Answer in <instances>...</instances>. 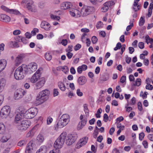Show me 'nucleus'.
I'll list each match as a JSON object with an SVG mask.
<instances>
[{"instance_id":"f257e3e1","label":"nucleus","mask_w":153,"mask_h":153,"mask_svg":"<svg viewBox=\"0 0 153 153\" xmlns=\"http://www.w3.org/2000/svg\"><path fill=\"white\" fill-rule=\"evenodd\" d=\"M70 117L67 114H63L59 119L56 126H54L55 130H57L59 128H61L65 126L69 121Z\"/></svg>"},{"instance_id":"f03ea898","label":"nucleus","mask_w":153,"mask_h":153,"mask_svg":"<svg viewBox=\"0 0 153 153\" xmlns=\"http://www.w3.org/2000/svg\"><path fill=\"white\" fill-rule=\"evenodd\" d=\"M67 133L65 132H63L61 134L54 143L53 146L55 149L59 150L62 148Z\"/></svg>"},{"instance_id":"7ed1b4c3","label":"nucleus","mask_w":153,"mask_h":153,"mask_svg":"<svg viewBox=\"0 0 153 153\" xmlns=\"http://www.w3.org/2000/svg\"><path fill=\"white\" fill-rule=\"evenodd\" d=\"M27 69L26 66L24 65L17 68L15 71L14 76L16 80H20L24 78L25 71Z\"/></svg>"},{"instance_id":"20e7f679","label":"nucleus","mask_w":153,"mask_h":153,"mask_svg":"<svg viewBox=\"0 0 153 153\" xmlns=\"http://www.w3.org/2000/svg\"><path fill=\"white\" fill-rule=\"evenodd\" d=\"M50 94V91L48 89H45L40 92L36 97V100L39 101L40 103H43L46 100L48 96Z\"/></svg>"},{"instance_id":"39448f33","label":"nucleus","mask_w":153,"mask_h":153,"mask_svg":"<svg viewBox=\"0 0 153 153\" xmlns=\"http://www.w3.org/2000/svg\"><path fill=\"white\" fill-rule=\"evenodd\" d=\"M18 129L22 131H25L27 129L30 125V121L28 120H23L17 124Z\"/></svg>"},{"instance_id":"423d86ee","label":"nucleus","mask_w":153,"mask_h":153,"mask_svg":"<svg viewBox=\"0 0 153 153\" xmlns=\"http://www.w3.org/2000/svg\"><path fill=\"white\" fill-rule=\"evenodd\" d=\"M10 112V108L9 106H5L1 109L0 116L3 119L6 118L9 115Z\"/></svg>"},{"instance_id":"0eeeda50","label":"nucleus","mask_w":153,"mask_h":153,"mask_svg":"<svg viewBox=\"0 0 153 153\" xmlns=\"http://www.w3.org/2000/svg\"><path fill=\"white\" fill-rule=\"evenodd\" d=\"M33 1L32 0H28L27 2L26 8L29 11L36 13L37 12L36 7L34 4Z\"/></svg>"},{"instance_id":"6e6552de","label":"nucleus","mask_w":153,"mask_h":153,"mask_svg":"<svg viewBox=\"0 0 153 153\" xmlns=\"http://www.w3.org/2000/svg\"><path fill=\"white\" fill-rule=\"evenodd\" d=\"M77 139V136L74 134H69L66 140V143L67 145H71L74 143Z\"/></svg>"},{"instance_id":"1a4fd4ad","label":"nucleus","mask_w":153,"mask_h":153,"mask_svg":"<svg viewBox=\"0 0 153 153\" xmlns=\"http://www.w3.org/2000/svg\"><path fill=\"white\" fill-rule=\"evenodd\" d=\"M1 8L4 11L10 14H15L18 15L21 14L18 10L13 9H10L3 5L1 6Z\"/></svg>"},{"instance_id":"9d476101","label":"nucleus","mask_w":153,"mask_h":153,"mask_svg":"<svg viewBox=\"0 0 153 153\" xmlns=\"http://www.w3.org/2000/svg\"><path fill=\"white\" fill-rule=\"evenodd\" d=\"M37 68V65L35 62H31L28 65L27 69V72L29 73H31L35 71Z\"/></svg>"},{"instance_id":"9b49d317","label":"nucleus","mask_w":153,"mask_h":153,"mask_svg":"<svg viewBox=\"0 0 153 153\" xmlns=\"http://www.w3.org/2000/svg\"><path fill=\"white\" fill-rule=\"evenodd\" d=\"M26 93V92L23 89L17 90L14 95L15 99L16 100L19 99L22 97Z\"/></svg>"},{"instance_id":"f8f14e48","label":"nucleus","mask_w":153,"mask_h":153,"mask_svg":"<svg viewBox=\"0 0 153 153\" xmlns=\"http://www.w3.org/2000/svg\"><path fill=\"white\" fill-rule=\"evenodd\" d=\"M45 82V78L43 77L41 78L39 81L35 85V89L37 90L41 88L44 85Z\"/></svg>"},{"instance_id":"ddd939ff","label":"nucleus","mask_w":153,"mask_h":153,"mask_svg":"<svg viewBox=\"0 0 153 153\" xmlns=\"http://www.w3.org/2000/svg\"><path fill=\"white\" fill-rule=\"evenodd\" d=\"M35 144L32 141H30L28 143L25 151V153H30L33 150Z\"/></svg>"},{"instance_id":"4468645a","label":"nucleus","mask_w":153,"mask_h":153,"mask_svg":"<svg viewBox=\"0 0 153 153\" xmlns=\"http://www.w3.org/2000/svg\"><path fill=\"white\" fill-rule=\"evenodd\" d=\"M24 117V114L22 111L16 114L14 120V123L17 124L21 122V120Z\"/></svg>"},{"instance_id":"2eb2a0df","label":"nucleus","mask_w":153,"mask_h":153,"mask_svg":"<svg viewBox=\"0 0 153 153\" xmlns=\"http://www.w3.org/2000/svg\"><path fill=\"white\" fill-rule=\"evenodd\" d=\"M72 6V4L70 2H65L61 4L60 8L62 10H65Z\"/></svg>"},{"instance_id":"dca6fc26","label":"nucleus","mask_w":153,"mask_h":153,"mask_svg":"<svg viewBox=\"0 0 153 153\" xmlns=\"http://www.w3.org/2000/svg\"><path fill=\"white\" fill-rule=\"evenodd\" d=\"M0 21L6 23L10 22L11 21L10 18L7 15L3 14H0Z\"/></svg>"},{"instance_id":"f3484780","label":"nucleus","mask_w":153,"mask_h":153,"mask_svg":"<svg viewBox=\"0 0 153 153\" xmlns=\"http://www.w3.org/2000/svg\"><path fill=\"white\" fill-rule=\"evenodd\" d=\"M87 82V79L84 76L79 77L77 79V82L79 85H84Z\"/></svg>"},{"instance_id":"a211bd4d","label":"nucleus","mask_w":153,"mask_h":153,"mask_svg":"<svg viewBox=\"0 0 153 153\" xmlns=\"http://www.w3.org/2000/svg\"><path fill=\"white\" fill-rule=\"evenodd\" d=\"M41 27L45 30H49L51 25L48 22L44 21L42 22L41 24Z\"/></svg>"},{"instance_id":"6ab92c4d","label":"nucleus","mask_w":153,"mask_h":153,"mask_svg":"<svg viewBox=\"0 0 153 153\" xmlns=\"http://www.w3.org/2000/svg\"><path fill=\"white\" fill-rule=\"evenodd\" d=\"M7 64V61L4 59L0 60V73L5 68Z\"/></svg>"},{"instance_id":"aec40b11","label":"nucleus","mask_w":153,"mask_h":153,"mask_svg":"<svg viewBox=\"0 0 153 153\" xmlns=\"http://www.w3.org/2000/svg\"><path fill=\"white\" fill-rule=\"evenodd\" d=\"M87 120L86 117H85L83 119V120H81V122L79 123L78 125V129H80L82 128L86 124Z\"/></svg>"},{"instance_id":"412c9836","label":"nucleus","mask_w":153,"mask_h":153,"mask_svg":"<svg viewBox=\"0 0 153 153\" xmlns=\"http://www.w3.org/2000/svg\"><path fill=\"white\" fill-rule=\"evenodd\" d=\"M33 117H34L37 114L38 112V109L36 107H32L27 110Z\"/></svg>"},{"instance_id":"4be33fe9","label":"nucleus","mask_w":153,"mask_h":153,"mask_svg":"<svg viewBox=\"0 0 153 153\" xmlns=\"http://www.w3.org/2000/svg\"><path fill=\"white\" fill-rule=\"evenodd\" d=\"M40 76H37L34 74L30 78V81L32 83H35L40 79Z\"/></svg>"},{"instance_id":"5701e85b","label":"nucleus","mask_w":153,"mask_h":153,"mask_svg":"<svg viewBox=\"0 0 153 153\" xmlns=\"http://www.w3.org/2000/svg\"><path fill=\"white\" fill-rule=\"evenodd\" d=\"M87 12L86 6L84 5L81 10L80 13L83 16H86L88 15Z\"/></svg>"},{"instance_id":"b1692460","label":"nucleus","mask_w":153,"mask_h":153,"mask_svg":"<svg viewBox=\"0 0 153 153\" xmlns=\"http://www.w3.org/2000/svg\"><path fill=\"white\" fill-rule=\"evenodd\" d=\"M22 57L21 55L18 56L16 58L15 60V64L16 66H18L21 62Z\"/></svg>"},{"instance_id":"393cba45","label":"nucleus","mask_w":153,"mask_h":153,"mask_svg":"<svg viewBox=\"0 0 153 153\" xmlns=\"http://www.w3.org/2000/svg\"><path fill=\"white\" fill-rule=\"evenodd\" d=\"M47 151L46 147L45 146H41L36 153H46Z\"/></svg>"},{"instance_id":"a878e982","label":"nucleus","mask_w":153,"mask_h":153,"mask_svg":"<svg viewBox=\"0 0 153 153\" xmlns=\"http://www.w3.org/2000/svg\"><path fill=\"white\" fill-rule=\"evenodd\" d=\"M88 138L86 137L82 138L80 140V143H79V146L80 147L85 145L87 143Z\"/></svg>"},{"instance_id":"bb28decb","label":"nucleus","mask_w":153,"mask_h":153,"mask_svg":"<svg viewBox=\"0 0 153 153\" xmlns=\"http://www.w3.org/2000/svg\"><path fill=\"white\" fill-rule=\"evenodd\" d=\"M5 85V81L3 79H0V93L3 90Z\"/></svg>"},{"instance_id":"cd10ccee","label":"nucleus","mask_w":153,"mask_h":153,"mask_svg":"<svg viewBox=\"0 0 153 153\" xmlns=\"http://www.w3.org/2000/svg\"><path fill=\"white\" fill-rule=\"evenodd\" d=\"M86 8L87 10V13L88 15L94 12L95 10V8L93 7L86 6Z\"/></svg>"},{"instance_id":"c85d7f7f","label":"nucleus","mask_w":153,"mask_h":153,"mask_svg":"<svg viewBox=\"0 0 153 153\" xmlns=\"http://www.w3.org/2000/svg\"><path fill=\"white\" fill-rule=\"evenodd\" d=\"M58 86L60 90L64 91L66 89V87L64 84L62 82H59L58 83Z\"/></svg>"},{"instance_id":"c756f323","label":"nucleus","mask_w":153,"mask_h":153,"mask_svg":"<svg viewBox=\"0 0 153 153\" xmlns=\"http://www.w3.org/2000/svg\"><path fill=\"white\" fill-rule=\"evenodd\" d=\"M24 114V118L26 119H30L33 117L28 110L26 111L25 113Z\"/></svg>"},{"instance_id":"7c9ffc66","label":"nucleus","mask_w":153,"mask_h":153,"mask_svg":"<svg viewBox=\"0 0 153 153\" xmlns=\"http://www.w3.org/2000/svg\"><path fill=\"white\" fill-rule=\"evenodd\" d=\"M5 125L2 123H0V134H3L5 132Z\"/></svg>"},{"instance_id":"2f4dec72","label":"nucleus","mask_w":153,"mask_h":153,"mask_svg":"<svg viewBox=\"0 0 153 153\" xmlns=\"http://www.w3.org/2000/svg\"><path fill=\"white\" fill-rule=\"evenodd\" d=\"M84 111L86 114V117H87L89 116V111L88 108V105L87 104L83 105Z\"/></svg>"},{"instance_id":"473e14b6","label":"nucleus","mask_w":153,"mask_h":153,"mask_svg":"<svg viewBox=\"0 0 153 153\" xmlns=\"http://www.w3.org/2000/svg\"><path fill=\"white\" fill-rule=\"evenodd\" d=\"M36 140L37 141L40 143H42L44 141V136L42 134H39L37 136Z\"/></svg>"},{"instance_id":"72a5a7b5","label":"nucleus","mask_w":153,"mask_h":153,"mask_svg":"<svg viewBox=\"0 0 153 153\" xmlns=\"http://www.w3.org/2000/svg\"><path fill=\"white\" fill-rule=\"evenodd\" d=\"M108 7L113 6L115 4V0H112L105 3Z\"/></svg>"},{"instance_id":"f704fd0d","label":"nucleus","mask_w":153,"mask_h":153,"mask_svg":"<svg viewBox=\"0 0 153 153\" xmlns=\"http://www.w3.org/2000/svg\"><path fill=\"white\" fill-rule=\"evenodd\" d=\"M145 39L146 42L147 44H148L149 43H150L151 44H153V39H150L148 35L146 36L145 37Z\"/></svg>"},{"instance_id":"c9c22d12","label":"nucleus","mask_w":153,"mask_h":153,"mask_svg":"<svg viewBox=\"0 0 153 153\" xmlns=\"http://www.w3.org/2000/svg\"><path fill=\"white\" fill-rule=\"evenodd\" d=\"M103 5L101 10L102 12H105L108 10L109 7L105 3L103 4Z\"/></svg>"},{"instance_id":"e433bc0d","label":"nucleus","mask_w":153,"mask_h":153,"mask_svg":"<svg viewBox=\"0 0 153 153\" xmlns=\"http://www.w3.org/2000/svg\"><path fill=\"white\" fill-rule=\"evenodd\" d=\"M35 127L33 128L31 130H30L27 134V136L28 137H32L33 134L35 131L34 130Z\"/></svg>"},{"instance_id":"4c0bfd02","label":"nucleus","mask_w":153,"mask_h":153,"mask_svg":"<svg viewBox=\"0 0 153 153\" xmlns=\"http://www.w3.org/2000/svg\"><path fill=\"white\" fill-rule=\"evenodd\" d=\"M45 57L46 59L48 61L52 59L51 54L49 53H46Z\"/></svg>"},{"instance_id":"58836bf2","label":"nucleus","mask_w":153,"mask_h":153,"mask_svg":"<svg viewBox=\"0 0 153 153\" xmlns=\"http://www.w3.org/2000/svg\"><path fill=\"white\" fill-rule=\"evenodd\" d=\"M61 70L65 74L68 72V69L66 66L61 67Z\"/></svg>"},{"instance_id":"ea45409f","label":"nucleus","mask_w":153,"mask_h":153,"mask_svg":"<svg viewBox=\"0 0 153 153\" xmlns=\"http://www.w3.org/2000/svg\"><path fill=\"white\" fill-rule=\"evenodd\" d=\"M141 82V79L140 78H138L137 79L135 83L134 84V85H136L137 86H139L140 85Z\"/></svg>"},{"instance_id":"a19ab883","label":"nucleus","mask_w":153,"mask_h":153,"mask_svg":"<svg viewBox=\"0 0 153 153\" xmlns=\"http://www.w3.org/2000/svg\"><path fill=\"white\" fill-rule=\"evenodd\" d=\"M26 144V141L25 140L20 141L18 143V146H22Z\"/></svg>"},{"instance_id":"79ce46f5","label":"nucleus","mask_w":153,"mask_h":153,"mask_svg":"<svg viewBox=\"0 0 153 153\" xmlns=\"http://www.w3.org/2000/svg\"><path fill=\"white\" fill-rule=\"evenodd\" d=\"M145 22V20L144 19L141 17L140 20L139 25L140 26H142L143 25Z\"/></svg>"},{"instance_id":"37998d69","label":"nucleus","mask_w":153,"mask_h":153,"mask_svg":"<svg viewBox=\"0 0 153 153\" xmlns=\"http://www.w3.org/2000/svg\"><path fill=\"white\" fill-rule=\"evenodd\" d=\"M74 10L75 12L76 17H78L80 16V13L79 10L76 9H74Z\"/></svg>"},{"instance_id":"c03bdc74","label":"nucleus","mask_w":153,"mask_h":153,"mask_svg":"<svg viewBox=\"0 0 153 153\" xmlns=\"http://www.w3.org/2000/svg\"><path fill=\"white\" fill-rule=\"evenodd\" d=\"M9 139V138L6 136H3L1 138V141L3 142H7Z\"/></svg>"},{"instance_id":"a18cd8bd","label":"nucleus","mask_w":153,"mask_h":153,"mask_svg":"<svg viewBox=\"0 0 153 153\" xmlns=\"http://www.w3.org/2000/svg\"><path fill=\"white\" fill-rule=\"evenodd\" d=\"M42 68H40L38 69L36 72L34 74H36V75H39V76H41V72L42 71Z\"/></svg>"},{"instance_id":"49530a36","label":"nucleus","mask_w":153,"mask_h":153,"mask_svg":"<svg viewBox=\"0 0 153 153\" xmlns=\"http://www.w3.org/2000/svg\"><path fill=\"white\" fill-rule=\"evenodd\" d=\"M91 41L92 43L93 44H95L97 43V38L95 36H93L92 37Z\"/></svg>"},{"instance_id":"de8ad7c7","label":"nucleus","mask_w":153,"mask_h":153,"mask_svg":"<svg viewBox=\"0 0 153 153\" xmlns=\"http://www.w3.org/2000/svg\"><path fill=\"white\" fill-rule=\"evenodd\" d=\"M39 30L36 28H34L33 30L32 31L31 33L33 34V36H35L36 35V33H38L39 32Z\"/></svg>"},{"instance_id":"09e8293b","label":"nucleus","mask_w":153,"mask_h":153,"mask_svg":"<svg viewBox=\"0 0 153 153\" xmlns=\"http://www.w3.org/2000/svg\"><path fill=\"white\" fill-rule=\"evenodd\" d=\"M121 46V43L120 42H118L117 44L116 47L114 48V50L115 51H117V50L120 49Z\"/></svg>"},{"instance_id":"8fccbe9b","label":"nucleus","mask_w":153,"mask_h":153,"mask_svg":"<svg viewBox=\"0 0 153 153\" xmlns=\"http://www.w3.org/2000/svg\"><path fill=\"white\" fill-rule=\"evenodd\" d=\"M51 18L52 19H53L55 20H59L60 19V17L59 16H54L53 14L51 15Z\"/></svg>"},{"instance_id":"3c124183","label":"nucleus","mask_w":153,"mask_h":153,"mask_svg":"<svg viewBox=\"0 0 153 153\" xmlns=\"http://www.w3.org/2000/svg\"><path fill=\"white\" fill-rule=\"evenodd\" d=\"M145 136L143 132H141L139 134V139L140 140H142Z\"/></svg>"},{"instance_id":"603ef678","label":"nucleus","mask_w":153,"mask_h":153,"mask_svg":"<svg viewBox=\"0 0 153 153\" xmlns=\"http://www.w3.org/2000/svg\"><path fill=\"white\" fill-rule=\"evenodd\" d=\"M22 37L20 36H17L15 37V39L16 41L21 42Z\"/></svg>"},{"instance_id":"864d4df0","label":"nucleus","mask_w":153,"mask_h":153,"mask_svg":"<svg viewBox=\"0 0 153 153\" xmlns=\"http://www.w3.org/2000/svg\"><path fill=\"white\" fill-rule=\"evenodd\" d=\"M73 46L72 45H69L68 47V48L66 49V52H70L72 51L73 50L72 48Z\"/></svg>"},{"instance_id":"5fc2aeb1","label":"nucleus","mask_w":153,"mask_h":153,"mask_svg":"<svg viewBox=\"0 0 153 153\" xmlns=\"http://www.w3.org/2000/svg\"><path fill=\"white\" fill-rule=\"evenodd\" d=\"M59 92L58 91V89H54L53 92L54 97L56 96L59 94Z\"/></svg>"},{"instance_id":"6e6d98bb","label":"nucleus","mask_w":153,"mask_h":153,"mask_svg":"<svg viewBox=\"0 0 153 153\" xmlns=\"http://www.w3.org/2000/svg\"><path fill=\"white\" fill-rule=\"evenodd\" d=\"M137 106L138 108L140 111H141L143 110L142 105L140 102H138Z\"/></svg>"},{"instance_id":"4d7b16f0","label":"nucleus","mask_w":153,"mask_h":153,"mask_svg":"<svg viewBox=\"0 0 153 153\" xmlns=\"http://www.w3.org/2000/svg\"><path fill=\"white\" fill-rule=\"evenodd\" d=\"M74 9H70L69 13L73 17H75V12H74Z\"/></svg>"},{"instance_id":"13d9d810","label":"nucleus","mask_w":153,"mask_h":153,"mask_svg":"<svg viewBox=\"0 0 153 153\" xmlns=\"http://www.w3.org/2000/svg\"><path fill=\"white\" fill-rule=\"evenodd\" d=\"M126 76H122L120 79V82L122 83H123L126 82Z\"/></svg>"},{"instance_id":"bf43d9fd","label":"nucleus","mask_w":153,"mask_h":153,"mask_svg":"<svg viewBox=\"0 0 153 153\" xmlns=\"http://www.w3.org/2000/svg\"><path fill=\"white\" fill-rule=\"evenodd\" d=\"M102 23L100 21L97 22L96 25V27L97 29H99L102 27Z\"/></svg>"},{"instance_id":"052dcab7","label":"nucleus","mask_w":153,"mask_h":153,"mask_svg":"<svg viewBox=\"0 0 153 153\" xmlns=\"http://www.w3.org/2000/svg\"><path fill=\"white\" fill-rule=\"evenodd\" d=\"M146 88L147 89L152 90L153 88V87L152 85L150 84H147L146 87Z\"/></svg>"},{"instance_id":"680f3d73","label":"nucleus","mask_w":153,"mask_h":153,"mask_svg":"<svg viewBox=\"0 0 153 153\" xmlns=\"http://www.w3.org/2000/svg\"><path fill=\"white\" fill-rule=\"evenodd\" d=\"M140 6L137 5V6H133V9L135 12L139 10L140 9Z\"/></svg>"},{"instance_id":"e2e57ef3","label":"nucleus","mask_w":153,"mask_h":153,"mask_svg":"<svg viewBox=\"0 0 153 153\" xmlns=\"http://www.w3.org/2000/svg\"><path fill=\"white\" fill-rule=\"evenodd\" d=\"M81 45L79 44H77L74 47V49L75 51H76L79 50L81 48Z\"/></svg>"},{"instance_id":"0e129e2a","label":"nucleus","mask_w":153,"mask_h":153,"mask_svg":"<svg viewBox=\"0 0 153 153\" xmlns=\"http://www.w3.org/2000/svg\"><path fill=\"white\" fill-rule=\"evenodd\" d=\"M108 117V115L106 114H105L103 116V120L105 122H107Z\"/></svg>"},{"instance_id":"69168bd1","label":"nucleus","mask_w":153,"mask_h":153,"mask_svg":"<svg viewBox=\"0 0 153 153\" xmlns=\"http://www.w3.org/2000/svg\"><path fill=\"white\" fill-rule=\"evenodd\" d=\"M142 144L145 148H148V143L146 140L143 141L142 143Z\"/></svg>"},{"instance_id":"338daca9","label":"nucleus","mask_w":153,"mask_h":153,"mask_svg":"<svg viewBox=\"0 0 153 153\" xmlns=\"http://www.w3.org/2000/svg\"><path fill=\"white\" fill-rule=\"evenodd\" d=\"M148 139L150 141H153V134H149L147 136Z\"/></svg>"},{"instance_id":"774afa93","label":"nucleus","mask_w":153,"mask_h":153,"mask_svg":"<svg viewBox=\"0 0 153 153\" xmlns=\"http://www.w3.org/2000/svg\"><path fill=\"white\" fill-rule=\"evenodd\" d=\"M59 150L54 149L53 150L50 151L49 153H59Z\"/></svg>"}]
</instances>
